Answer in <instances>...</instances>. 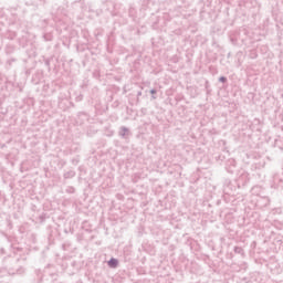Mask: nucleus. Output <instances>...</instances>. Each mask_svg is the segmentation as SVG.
I'll use <instances>...</instances> for the list:
<instances>
[{"label":"nucleus","instance_id":"2","mask_svg":"<svg viewBox=\"0 0 283 283\" xmlns=\"http://www.w3.org/2000/svg\"><path fill=\"white\" fill-rule=\"evenodd\" d=\"M220 81H222V83H224V81H227V78L224 77H221Z\"/></svg>","mask_w":283,"mask_h":283},{"label":"nucleus","instance_id":"1","mask_svg":"<svg viewBox=\"0 0 283 283\" xmlns=\"http://www.w3.org/2000/svg\"><path fill=\"white\" fill-rule=\"evenodd\" d=\"M108 265L113 269H116V266H118V261L116 259H112L111 261H108Z\"/></svg>","mask_w":283,"mask_h":283}]
</instances>
